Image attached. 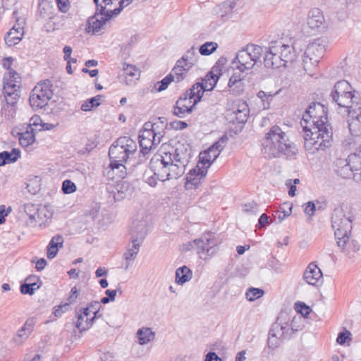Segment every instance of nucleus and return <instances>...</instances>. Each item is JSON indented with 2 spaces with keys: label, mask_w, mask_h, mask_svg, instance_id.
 I'll list each match as a JSON object with an SVG mask.
<instances>
[{
  "label": "nucleus",
  "mask_w": 361,
  "mask_h": 361,
  "mask_svg": "<svg viewBox=\"0 0 361 361\" xmlns=\"http://www.w3.org/2000/svg\"><path fill=\"white\" fill-rule=\"evenodd\" d=\"M190 150L188 145L178 143L176 147L162 145L159 152L150 161V169L154 175L148 177L146 183L152 187L157 180L166 181L182 176L190 159Z\"/></svg>",
  "instance_id": "f257e3e1"
},
{
  "label": "nucleus",
  "mask_w": 361,
  "mask_h": 361,
  "mask_svg": "<svg viewBox=\"0 0 361 361\" xmlns=\"http://www.w3.org/2000/svg\"><path fill=\"white\" fill-rule=\"evenodd\" d=\"M137 150L135 140L128 136H122L117 138L109 149V156L111 160L109 164L110 173H116L119 178H124L126 175V168L124 163L131 159Z\"/></svg>",
  "instance_id": "f03ea898"
},
{
  "label": "nucleus",
  "mask_w": 361,
  "mask_h": 361,
  "mask_svg": "<svg viewBox=\"0 0 361 361\" xmlns=\"http://www.w3.org/2000/svg\"><path fill=\"white\" fill-rule=\"evenodd\" d=\"M262 146L264 154L269 158L281 155L291 157L298 151L295 145L289 140L286 133L278 126H272L266 133Z\"/></svg>",
  "instance_id": "7ed1b4c3"
},
{
  "label": "nucleus",
  "mask_w": 361,
  "mask_h": 361,
  "mask_svg": "<svg viewBox=\"0 0 361 361\" xmlns=\"http://www.w3.org/2000/svg\"><path fill=\"white\" fill-rule=\"evenodd\" d=\"M304 132V146L305 149L312 154L319 151H325L332 145V128L331 127H317L312 128L309 126H302Z\"/></svg>",
  "instance_id": "20e7f679"
},
{
  "label": "nucleus",
  "mask_w": 361,
  "mask_h": 361,
  "mask_svg": "<svg viewBox=\"0 0 361 361\" xmlns=\"http://www.w3.org/2000/svg\"><path fill=\"white\" fill-rule=\"evenodd\" d=\"M266 49L264 64L269 68L286 66L288 62L293 60L295 51V47L285 44L281 41L271 42Z\"/></svg>",
  "instance_id": "39448f33"
},
{
  "label": "nucleus",
  "mask_w": 361,
  "mask_h": 361,
  "mask_svg": "<svg viewBox=\"0 0 361 361\" xmlns=\"http://www.w3.org/2000/svg\"><path fill=\"white\" fill-rule=\"evenodd\" d=\"M331 221L338 246L343 247L349 240L352 229L351 216L346 215L342 208L336 207L332 212Z\"/></svg>",
  "instance_id": "423d86ee"
},
{
  "label": "nucleus",
  "mask_w": 361,
  "mask_h": 361,
  "mask_svg": "<svg viewBox=\"0 0 361 361\" xmlns=\"http://www.w3.org/2000/svg\"><path fill=\"white\" fill-rule=\"evenodd\" d=\"M264 52L263 48L259 45L247 44L237 52L232 61V64L240 73H244L253 68L260 60Z\"/></svg>",
  "instance_id": "0eeeda50"
},
{
  "label": "nucleus",
  "mask_w": 361,
  "mask_h": 361,
  "mask_svg": "<svg viewBox=\"0 0 361 361\" xmlns=\"http://www.w3.org/2000/svg\"><path fill=\"white\" fill-rule=\"evenodd\" d=\"M291 337L292 331L289 329L288 314L281 312L269 329L267 346L272 350L276 349L284 340L290 339Z\"/></svg>",
  "instance_id": "6e6552de"
},
{
  "label": "nucleus",
  "mask_w": 361,
  "mask_h": 361,
  "mask_svg": "<svg viewBox=\"0 0 361 361\" xmlns=\"http://www.w3.org/2000/svg\"><path fill=\"white\" fill-rule=\"evenodd\" d=\"M301 126H309L312 128L317 127H331L328 123L327 109L319 102H312L306 109L302 115Z\"/></svg>",
  "instance_id": "1a4fd4ad"
},
{
  "label": "nucleus",
  "mask_w": 361,
  "mask_h": 361,
  "mask_svg": "<svg viewBox=\"0 0 361 361\" xmlns=\"http://www.w3.org/2000/svg\"><path fill=\"white\" fill-rule=\"evenodd\" d=\"M325 51V46L319 39L307 45L303 55V67L307 74H314L313 68L324 56Z\"/></svg>",
  "instance_id": "9d476101"
},
{
  "label": "nucleus",
  "mask_w": 361,
  "mask_h": 361,
  "mask_svg": "<svg viewBox=\"0 0 361 361\" xmlns=\"http://www.w3.org/2000/svg\"><path fill=\"white\" fill-rule=\"evenodd\" d=\"M147 233V229L144 222L137 223V225L134 226L132 231L133 245L123 254V257L126 260V270L128 269L136 259L140 250V242L145 238Z\"/></svg>",
  "instance_id": "9b49d317"
},
{
  "label": "nucleus",
  "mask_w": 361,
  "mask_h": 361,
  "mask_svg": "<svg viewBox=\"0 0 361 361\" xmlns=\"http://www.w3.org/2000/svg\"><path fill=\"white\" fill-rule=\"evenodd\" d=\"M163 136L162 133H156L149 130L140 131L138 138L140 149L139 152L138 164L146 161V156L161 142Z\"/></svg>",
  "instance_id": "f8f14e48"
},
{
  "label": "nucleus",
  "mask_w": 361,
  "mask_h": 361,
  "mask_svg": "<svg viewBox=\"0 0 361 361\" xmlns=\"http://www.w3.org/2000/svg\"><path fill=\"white\" fill-rule=\"evenodd\" d=\"M49 80L38 83L32 90L30 96V103L32 108L42 109L45 106L53 96Z\"/></svg>",
  "instance_id": "ddd939ff"
},
{
  "label": "nucleus",
  "mask_w": 361,
  "mask_h": 361,
  "mask_svg": "<svg viewBox=\"0 0 361 361\" xmlns=\"http://www.w3.org/2000/svg\"><path fill=\"white\" fill-rule=\"evenodd\" d=\"M193 243L199 257L203 260L212 257L218 250L217 240L214 235L210 233H204L201 238L194 240Z\"/></svg>",
  "instance_id": "4468645a"
},
{
  "label": "nucleus",
  "mask_w": 361,
  "mask_h": 361,
  "mask_svg": "<svg viewBox=\"0 0 361 361\" xmlns=\"http://www.w3.org/2000/svg\"><path fill=\"white\" fill-rule=\"evenodd\" d=\"M347 122L349 131L353 136L361 135V104H356L354 109L349 110Z\"/></svg>",
  "instance_id": "2eb2a0df"
},
{
  "label": "nucleus",
  "mask_w": 361,
  "mask_h": 361,
  "mask_svg": "<svg viewBox=\"0 0 361 361\" xmlns=\"http://www.w3.org/2000/svg\"><path fill=\"white\" fill-rule=\"evenodd\" d=\"M200 165V163H198L196 167L190 169L188 173L185 183L187 190L197 188L200 185L201 180L206 176L207 169Z\"/></svg>",
  "instance_id": "dca6fc26"
},
{
  "label": "nucleus",
  "mask_w": 361,
  "mask_h": 361,
  "mask_svg": "<svg viewBox=\"0 0 361 361\" xmlns=\"http://www.w3.org/2000/svg\"><path fill=\"white\" fill-rule=\"evenodd\" d=\"M124 0H103L101 4L96 5L97 13L109 14L111 18L117 16L124 8Z\"/></svg>",
  "instance_id": "f3484780"
},
{
  "label": "nucleus",
  "mask_w": 361,
  "mask_h": 361,
  "mask_svg": "<svg viewBox=\"0 0 361 361\" xmlns=\"http://www.w3.org/2000/svg\"><path fill=\"white\" fill-rule=\"evenodd\" d=\"M224 147L219 142H215L207 150L200 154V164L207 169L216 159Z\"/></svg>",
  "instance_id": "a211bd4d"
},
{
  "label": "nucleus",
  "mask_w": 361,
  "mask_h": 361,
  "mask_svg": "<svg viewBox=\"0 0 361 361\" xmlns=\"http://www.w3.org/2000/svg\"><path fill=\"white\" fill-rule=\"evenodd\" d=\"M18 11H14L13 17L16 18V25L6 34L4 40L8 47L17 44L21 39L23 35V20L20 23V19L17 17Z\"/></svg>",
  "instance_id": "6ab92c4d"
},
{
  "label": "nucleus",
  "mask_w": 361,
  "mask_h": 361,
  "mask_svg": "<svg viewBox=\"0 0 361 361\" xmlns=\"http://www.w3.org/2000/svg\"><path fill=\"white\" fill-rule=\"evenodd\" d=\"M20 78L13 70L8 71L4 78V93L19 92Z\"/></svg>",
  "instance_id": "aec40b11"
},
{
  "label": "nucleus",
  "mask_w": 361,
  "mask_h": 361,
  "mask_svg": "<svg viewBox=\"0 0 361 361\" xmlns=\"http://www.w3.org/2000/svg\"><path fill=\"white\" fill-rule=\"evenodd\" d=\"M303 279L308 284L317 286L322 283V273L317 265L312 262L305 271Z\"/></svg>",
  "instance_id": "412c9836"
},
{
  "label": "nucleus",
  "mask_w": 361,
  "mask_h": 361,
  "mask_svg": "<svg viewBox=\"0 0 361 361\" xmlns=\"http://www.w3.org/2000/svg\"><path fill=\"white\" fill-rule=\"evenodd\" d=\"M111 18V16L105 13L99 12V13H97V8L94 15L88 19L87 32H90L92 31V32H97L100 31L105 23Z\"/></svg>",
  "instance_id": "4be33fe9"
},
{
  "label": "nucleus",
  "mask_w": 361,
  "mask_h": 361,
  "mask_svg": "<svg viewBox=\"0 0 361 361\" xmlns=\"http://www.w3.org/2000/svg\"><path fill=\"white\" fill-rule=\"evenodd\" d=\"M332 101L340 107L345 108L347 113L354 109L356 104H361L360 99L353 93L338 95V99H332Z\"/></svg>",
  "instance_id": "5701e85b"
},
{
  "label": "nucleus",
  "mask_w": 361,
  "mask_h": 361,
  "mask_svg": "<svg viewBox=\"0 0 361 361\" xmlns=\"http://www.w3.org/2000/svg\"><path fill=\"white\" fill-rule=\"evenodd\" d=\"M35 325V321L33 318L28 319L23 327L20 329L16 336L13 337V342L18 345H20L30 335L31 332L33 330V326Z\"/></svg>",
  "instance_id": "b1692460"
},
{
  "label": "nucleus",
  "mask_w": 361,
  "mask_h": 361,
  "mask_svg": "<svg viewBox=\"0 0 361 361\" xmlns=\"http://www.w3.org/2000/svg\"><path fill=\"white\" fill-rule=\"evenodd\" d=\"M221 75L220 66L216 63L212 68L211 71L206 75L203 82L204 88L207 91H210L215 87L219 76Z\"/></svg>",
  "instance_id": "393cba45"
},
{
  "label": "nucleus",
  "mask_w": 361,
  "mask_h": 361,
  "mask_svg": "<svg viewBox=\"0 0 361 361\" xmlns=\"http://www.w3.org/2000/svg\"><path fill=\"white\" fill-rule=\"evenodd\" d=\"M232 111L238 123H244L247 121L250 110L245 102L238 101L235 102Z\"/></svg>",
  "instance_id": "a878e982"
},
{
  "label": "nucleus",
  "mask_w": 361,
  "mask_h": 361,
  "mask_svg": "<svg viewBox=\"0 0 361 361\" xmlns=\"http://www.w3.org/2000/svg\"><path fill=\"white\" fill-rule=\"evenodd\" d=\"M324 23V17L320 9L315 8L309 11L307 24L311 29H318L323 25Z\"/></svg>",
  "instance_id": "bb28decb"
},
{
  "label": "nucleus",
  "mask_w": 361,
  "mask_h": 361,
  "mask_svg": "<svg viewBox=\"0 0 361 361\" xmlns=\"http://www.w3.org/2000/svg\"><path fill=\"white\" fill-rule=\"evenodd\" d=\"M37 217H35V226H44L46 223L50 221L53 216V211L47 205H41L37 209L36 214Z\"/></svg>",
  "instance_id": "cd10ccee"
},
{
  "label": "nucleus",
  "mask_w": 361,
  "mask_h": 361,
  "mask_svg": "<svg viewBox=\"0 0 361 361\" xmlns=\"http://www.w3.org/2000/svg\"><path fill=\"white\" fill-rule=\"evenodd\" d=\"M63 238L60 235H56L51 239L50 242L47 248V256L49 259H54L58 252L59 248L63 247Z\"/></svg>",
  "instance_id": "c85d7f7f"
},
{
  "label": "nucleus",
  "mask_w": 361,
  "mask_h": 361,
  "mask_svg": "<svg viewBox=\"0 0 361 361\" xmlns=\"http://www.w3.org/2000/svg\"><path fill=\"white\" fill-rule=\"evenodd\" d=\"M117 191L114 192L113 197L114 200L121 201L128 196L130 195L133 192V188L130 183L127 181H121L116 186Z\"/></svg>",
  "instance_id": "c756f323"
},
{
  "label": "nucleus",
  "mask_w": 361,
  "mask_h": 361,
  "mask_svg": "<svg viewBox=\"0 0 361 361\" xmlns=\"http://www.w3.org/2000/svg\"><path fill=\"white\" fill-rule=\"evenodd\" d=\"M123 70L125 74V83L126 85H130L133 82L139 79L140 71L139 69L131 64L123 63Z\"/></svg>",
  "instance_id": "7c9ffc66"
},
{
  "label": "nucleus",
  "mask_w": 361,
  "mask_h": 361,
  "mask_svg": "<svg viewBox=\"0 0 361 361\" xmlns=\"http://www.w3.org/2000/svg\"><path fill=\"white\" fill-rule=\"evenodd\" d=\"M183 63V61H180V59L178 60L176 66L173 67L171 73L169 74L173 75V78H174V81L176 82L182 81L185 78L186 73L190 69L187 68L185 66L186 64Z\"/></svg>",
  "instance_id": "2f4dec72"
},
{
  "label": "nucleus",
  "mask_w": 361,
  "mask_h": 361,
  "mask_svg": "<svg viewBox=\"0 0 361 361\" xmlns=\"http://www.w3.org/2000/svg\"><path fill=\"white\" fill-rule=\"evenodd\" d=\"M351 86L346 80H340L334 85V89L331 93V99H338V95L350 94Z\"/></svg>",
  "instance_id": "473e14b6"
},
{
  "label": "nucleus",
  "mask_w": 361,
  "mask_h": 361,
  "mask_svg": "<svg viewBox=\"0 0 361 361\" xmlns=\"http://www.w3.org/2000/svg\"><path fill=\"white\" fill-rule=\"evenodd\" d=\"M192 272L186 266H183L176 271V283L178 285H183L192 279Z\"/></svg>",
  "instance_id": "72a5a7b5"
},
{
  "label": "nucleus",
  "mask_w": 361,
  "mask_h": 361,
  "mask_svg": "<svg viewBox=\"0 0 361 361\" xmlns=\"http://www.w3.org/2000/svg\"><path fill=\"white\" fill-rule=\"evenodd\" d=\"M138 342L140 345H145L152 341L155 338V334L150 328L143 327L139 329L136 333Z\"/></svg>",
  "instance_id": "f704fd0d"
},
{
  "label": "nucleus",
  "mask_w": 361,
  "mask_h": 361,
  "mask_svg": "<svg viewBox=\"0 0 361 361\" xmlns=\"http://www.w3.org/2000/svg\"><path fill=\"white\" fill-rule=\"evenodd\" d=\"M19 143L23 147L32 145L35 141L34 131L26 128L25 132L18 133Z\"/></svg>",
  "instance_id": "c9c22d12"
},
{
  "label": "nucleus",
  "mask_w": 361,
  "mask_h": 361,
  "mask_svg": "<svg viewBox=\"0 0 361 361\" xmlns=\"http://www.w3.org/2000/svg\"><path fill=\"white\" fill-rule=\"evenodd\" d=\"M20 157V152L16 149H13L11 152L6 151L0 153V166H4L16 161Z\"/></svg>",
  "instance_id": "e433bc0d"
},
{
  "label": "nucleus",
  "mask_w": 361,
  "mask_h": 361,
  "mask_svg": "<svg viewBox=\"0 0 361 361\" xmlns=\"http://www.w3.org/2000/svg\"><path fill=\"white\" fill-rule=\"evenodd\" d=\"M199 55L194 47L190 49L180 59L186 64L187 68H191L198 61Z\"/></svg>",
  "instance_id": "4c0bfd02"
},
{
  "label": "nucleus",
  "mask_w": 361,
  "mask_h": 361,
  "mask_svg": "<svg viewBox=\"0 0 361 361\" xmlns=\"http://www.w3.org/2000/svg\"><path fill=\"white\" fill-rule=\"evenodd\" d=\"M64 19L65 17L63 16H54L53 18L49 17V20L44 25V28L47 32H52L55 30H58L63 25Z\"/></svg>",
  "instance_id": "58836bf2"
},
{
  "label": "nucleus",
  "mask_w": 361,
  "mask_h": 361,
  "mask_svg": "<svg viewBox=\"0 0 361 361\" xmlns=\"http://www.w3.org/2000/svg\"><path fill=\"white\" fill-rule=\"evenodd\" d=\"M94 318L86 317L83 314L80 313L78 315L75 327L82 332L90 329L92 326Z\"/></svg>",
  "instance_id": "ea45409f"
},
{
  "label": "nucleus",
  "mask_w": 361,
  "mask_h": 361,
  "mask_svg": "<svg viewBox=\"0 0 361 361\" xmlns=\"http://www.w3.org/2000/svg\"><path fill=\"white\" fill-rule=\"evenodd\" d=\"M39 205H35L32 203H26L24 204V212L29 218L27 225L30 226H35V215L37 213Z\"/></svg>",
  "instance_id": "a19ab883"
},
{
  "label": "nucleus",
  "mask_w": 361,
  "mask_h": 361,
  "mask_svg": "<svg viewBox=\"0 0 361 361\" xmlns=\"http://www.w3.org/2000/svg\"><path fill=\"white\" fill-rule=\"evenodd\" d=\"M32 277H27L25 283L20 286V291L23 294L32 295L35 290L39 288L40 286L35 281H31Z\"/></svg>",
  "instance_id": "79ce46f5"
},
{
  "label": "nucleus",
  "mask_w": 361,
  "mask_h": 361,
  "mask_svg": "<svg viewBox=\"0 0 361 361\" xmlns=\"http://www.w3.org/2000/svg\"><path fill=\"white\" fill-rule=\"evenodd\" d=\"M302 318L301 316H295L291 318L288 315V326L289 329L292 331V336L293 334L298 331H301L303 329V325L302 324Z\"/></svg>",
  "instance_id": "37998d69"
},
{
  "label": "nucleus",
  "mask_w": 361,
  "mask_h": 361,
  "mask_svg": "<svg viewBox=\"0 0 361 361\" xmlns=\"http://www.w3.org/2000/svg\"><path fill=\"white\" fill-rule=\"evenodd\" d=\"M182 100H177L176 106L173 108L174 115L179 118H184L186 114L191 113V109H188L187 106H184Z\"/></svg>",
  "instance_id": "c03bdc74"
},
{
  "label": "nucleus",
  "mask_w": 361,
  "mask_h": 361,
  "mask_svg": "<svg viewBox=\"0 0 361 361\" xmlns=\"http://www.w3.org/2000/svg\"><path fill=\"white\" fill-rule=\"evenodd\" d=\"M102 98L101 95H97L96 97H94L92 98H90L87 100H86L82 105H81V110L84 111H88L92 110L94 107H97L100 104V99Z\"/></svg>",
  "instance_id": "a18cd8bd"
},
{
  "label": "nucleus",
  "mask_w": 361,
  "mask_h": 361,
  "mask_svg": "<svg viewBox=\"0 0 361 361\" xmlns=\"http://www.w3.org/2000/svg\"><path fill=\"white\" fill-rule=\"evenodd\" d=\"M218 48V44L214 42H208L200 46L199 52L201 55L208 56L214 53Z\"/></svg>",
  "instance_id": "49530a36"
},
{
  "label": "nucleus",
  "mask_w": 361,
  "mask_h": 361,
  "mask_svg": "<svg viewBox=\"0 0 361 361\" xmlns=\"http://www.w3.org/2000/svg\"><path fill=\"white\" fill-rule=\"evenodd\" d=\"M173 75L169 74L161 81L156 82L154 85V90L157 92H160L161 91L165 90L168 87L169 85L172 81H174V78H173Z\"/></svg>",
  "instance_id": "de8ad7c7"
},
{
  "label": "nucleus",
  "mask_w": 361,
  "mask_h": 361,
  "mask_svg": "<svg viewBox=\"0 0 361 361\" xmlns=\"http://www.w3.org/2000/svg\"><path fill=\"white\" fill-rule=\"evenodd\" d=\"M102 307V305L99 302L94 301L92 302L87 307H85V311H92V317L91 318L101 317L102 316V314L99 313V310Z\"/></svg>",
  "instance_id": "09e8293b"
},
{
  "label": "nucleus",
  "mask_w": 361,
  "mask_h": 361,
  "mask_svg": "<svg viewBox=\"0 0 361 361\" xmlns=\"http://www.w3.org/2000/svg\"><path fill=\"white\" fill-rule=\"evenodd\" d=\"M42 121L39 116L35 115L30 119V123L27 128L32 131H39V128L42 126Z\"/></svg>",
  "instance_id": "8fccbe9b"
},
{
  "label": "nucleus",
  "mask_w": 361,
  "mask_h": 361,
  "mask_svg": "<svg viewBox=\"0 0 361 361\" xmlns=\"http://www.w3.org/2000/svg\"><path fill=\"white\" fill-rule=\"evenodd\" d=\"M264 294V291L262 289L256 288H250L246 293V298L250 301H253Z\"/></svg>",
  "instance_id": "3c124183"
},
{
  "label": "nucleus",
  "mask_w": 361,
  "mask_h": 361,
  "mask_svg": "<svg viewBox=\"0 0 361 361\" xmlns=\"http://www.w3.org/2000/svg\"><path fill=\"white\" fill-rule=\"evenodd\" d=\"M228 87L232 94L235 95H239L243 92L244 84L243 81L235 82L233 84L228 82Z\"/></svg>",
  "instance_id": "603ef678"
},
{
  "label": "nucleus",
  "mask_w": 361,
  "mask_h": 361,
  "mask_svg": "<svg viewBox=\"0 0 361 361\" xmlns=\"http://www.w3.org/2000/svg\"><path fill=\"white\" fill-rule=\"evenodd\" d=\"M193 90H197L195 97L192 98L194 99V103H197L200 102L204 94V92L207 91L204 87V85H202L201 82H197L194 84Z\"/></svg>",
  "instance_id": "864d4df0"
},
{
  "label": "nucleus",
  "mask_w": 361,
  "mask_h": 361,
  "mask_svg": "<svg viewBox=\"0 0 361 361\" xmlns=\"http://www.w3.org/2000/svg\"><path fill=\"white\" fill-rule=\"evenodd\" d=\"M62 190L65 194H71L76 190V185L70 180H65L62 183Z\"/></svg>",
  "instance_id": "5fc2aeb1"
},
{
  "label": "nucleus",
  "mask_w": 361,
  "mask_h": 361,
  "mask_svg": "<svg viewBox=\"0 0 361 361\" xmlns=\"http://www.w3.org/2000/svg\"><path fill=\"white\" fill-rule=\"evenodd\" d=\"M295 310L298 312L300 313L302 316L307 317L311 312V309L309 306L306 305L304 302L295 303Z\"/></svg>",
  "instance_id": "6e6d98bb"
},
{
  "label": "nucleus",
  "mask_w": 361,
  "mask_h": 361,
  "mask_svg": "<svg viewBox=\"0 0 361 361\" xmlns=\"http://www.w3.org/2000/svg\"><path fill=\"white\" fill-rule=\"evenodd\" d=\"M5 97V100L7 104L13 106L17 103L18 98L20 97L19 92L18 93H4Z\"/></svg>",
  "instance_id": "4d7b16f0"
},
{
  "label": "nucleus",
  "mask_w": 361,
  "mask_h": 361,
  "mask_svg": "<svg viewBox=\"0 0 361 361\" xmlns=\"http://www.w3.org/2000/svg\"><path fill=\"white\" fill-rule=\"evenodd\" d=\"M141 130H149V131H152L153 133H162L163 135L164 134V132L163 130H160L159 129V123L157 122L153 123H152L150 122L145 123Z\"/></svg>",
  "instance_id": "13d9d810"
},
{
  "label": "nucleus",
  "mask_w": 361,
  "mask_h": 361,
  "mask_svg": "<svg viewBox=\"0 0 361 361\" xmlns=\"http://www.w3.org/2000/svg\"><path fill=\"white\" fill-rule=\"evenodd\" d=\"M178 100H182L183 104H185L184 106H187L188 109H191V111H192L193 106L197 104L194 103L193 99H190L188 96H186L185 93H183Z\"/></svg>",
  "instance_id": "bf43d9fd"
},
{
  "label": "nucleus",
  "mask_w": 361,
  "mask_h": 361,
  "mask_svg": "<svg viewBox=\"0 0 361 361\" xmlns=\"http://www.w3.org/2000/svg\"><path fill=\"white\" fill-rule=\"evenodd\" d=\"M243 210L248 214H257L258 208L257 205L255 202H251L248 204H245L243 205Z\"/></svg>",
  "instance_id": "052dcab7"
},
{
  "label": "nucleus",
  "mask_w": 361,
  "mask_h": 361,
  "mask_svg": "<svg viewBox=\"0 0 361 361\" xmlns=\"http://www.w3.org/2000/svg\"><path fill=\"white\" fill-rule=\"evenodd\" d=\"M69 310V303H64L55 307L54 314L56 317H61L65 312Z\"/></svg>",
  "instance_id": "680f3d73"
},
{
  "label": "nucleus",
  "mask_w": 361,
  "mask_h": 361,
  "mask_svg": "<svg viewBox=\"0 0 361 361\" xmlns=\"http://www.w3.org/2000/svg\"><path fill=\"white\" fill-rule=\"evenodd\" d=\"M316 207L314 203L312 202H308L305 207L304 212L308 215L310 217H312L315 212Z\"/></svg>",
  "instance_id": "e2e57ef3"
},
{
  "label": "nucleus",
  "mask_w": 361,
  "mask_h": 361,
  "mask_svg": "<svg viewBox=\"0 0 361 361\" xmlns=\"http://www.w3.org/2000/svg\"><path fill=\"white\" fill-rule=\"evenodd\" d=\"M350 336H351V334L348 331H345L344 332H341L338 334L336 341L339 344L343 345L346 342V341L348 338H350Z\"/></svg>",
  "instance_id": "0e129e2a"
},
{
  "label": "nucleus",
  "mask_w": 361,
  "mask_h": 361,
  "mask_svg": "<svg viewBox=\"0 0 361 361\" xmlns=\"http://www.w3.org/2000/svg\"><path fill=\"white\" fill-rule=\"evenodd\" d=\"M285 206H286V207H287V211H286L285 214H282L281 212H279V214L277 218L279 219V221H281L286 217H288L291 214L292 208H293L292 204H290L289 202H285Z\"/></svg>",
  "instance_id": "69168bd1"
},
{
  "label": "nucleus",
  "mask_w": 361,
  "mask_h": 361,
  "mask_svg": "<svg viewBox=\"0 0 361 361\" xmlns=\"http://www.w3.org/2000/svg\"><path fill=\"white\" fill-rule=\"evenodd\" d=\"M243 73H234L229 78L228 82L233 84L235 82L243 81L244 76L242 75Z\"/></svg>",
  "instance_id": "338daca9"
},
{
  "label": "nucleus",
  "mask_w": 361,
  "mask_h": 361,
  "mask_svg": "<svg viewBox=\"0 0 361 361\" xmlns=\"http://www.w3.org/2000/svg\"><path fill=\"white\" fill-rule=\"evenodd\" d=\"M204 361H222L216 353L209 352L207 354Z\"/></svg>",
  "instance_id": "774afa93"
}]
</instances>
